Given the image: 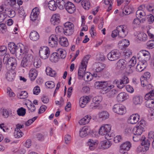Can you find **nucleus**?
<instances>
[{"label": "nucleus", "instance_id": "1", "mask_svg": "<svg viewBox=\"0 0 154 154\" xmlns=\"http://www.w3.org/2000/svg\"><path fill=\"white\" fill-rule=\"evenodd\" d=\"M128 32V29L126 26L120 25L118 26L116 29L112 31L111 35L113 38L118 35L120 38H123L127 35Z\"/></svg>", "mask_w": 154, "mask_h": 154}, {"label": "nucleus", "instance_id": "2", "mask_svg": "<svg viewBox=\"0 0 154 154\" xmlns=\"http://www.w3.org/2000/svg\"><path fill=\"white\" fill-rule=\"evenodd\" d=\"M90 58V56L89 55H87L83 58L82 61L81 65L79 67L78 72V75L81 78H83L84 74H85L87 65Z\"/></svg>", "mask_w": 154, "mask_h": 154}, {"label": "nucleus", "instance_id": "3", "mask_svg": "<svg viewBox=\"0 0 154 154\" xmlns=\"http://www.w3.org/2000/svg\"><path fill=\"white\" fill-rule=\"evenodd\" d=\"M154 97V90H152L146 94L144 99L145 100H147L146 102V107L149 108L154 107V99L153 98Z\"/></svg>", "mask_w": 154, "mask_h": 154}, {"label": "nucleus", "instance_id": "4", "mask_svg": "<svg viewBox=\"0 0 154 154\" xmlns=\"http://www.w3.org/2000/svg\"><path fill=\"white\" fill-rule=\"evenodd\" d=\"M111 130V126L110 125H104L101 126L99 130V133L101 135H105V138L108 140L110 139L109 137L110 131Z\"/></svg>", "mask_w": 154, "mask_h": 154}, {"label": "nucleus", "instance_id": "5", "mask_svg": "<svg viewBox=\"0 0 154 154\" xmlns=\"http://www.w3.org/2000/svg\"><path fill=\"white\" fill-rule=\"evenodd\" d=\"M27 49H25L23 45L21 43H19L17 44L16 47L15 48L14 54H15L17 57H21L26 50Z\"/></svg>", "mask_w": 154, "mask_h": 154}, {"label": "nucleus", "instance_id": "6", "mask_svg": "<svg viewBox=\"0 0 154 154\" xmlns=\"http://www.w3.org/2000/svg\"><path fill=\"white\" fill-rule=\"evenodd\" d=\"M39 55L41 58L43 59H47L49 57L50 50L47 46L41 47L39 51Z\"/></svg>", "mask_w": 154, "mask_h": 154}, {"label": "nucleus", "instance_id": "7", "mask_svg": "<svg viewBox=\"0 0 154 154\" xmlns=\"http://www.w3.org/2000/svg\"><path fill=\"white\" fill-rule=\"evenodd\" d=\"M74 25L72 23L68 22L65 23L64 25V33L66 35H70L73 32Z\"/></svg>", "mask_w": 154, "mask_h": 154}, {"label": "nucleus", "instance_id": "8", "mask_svg": "<svg viewBox=\"0 0 154 154\" xmlns=\"http://www.w3.org/2000/svg\"><path fill=\"white\" fill-rule=\"evenodd\" d=\"M113 110L115 113L120 115H123L126 112L125 107L120 104L115 105L113 106Z\"/></svg>", "mask_w": 154, "mask_h": 154}, {"label": "nucleus", "instance_id": "9", "mask_svg": "<svg viewBox=\"0 0 154 154\" xmlns=\"http://www.w3.org/2000/svg\"><path fill=\"white\" fill-rule=\"evenodd\" d=\"M120 53L117 50H113L107 54V58L110 61H114L119 59Z\"/></svg>", "mask_w": 154, "mask_h": 154}, {"label": "nucleus", "instance_id": "10", "mask_svg": "<svg viewBox=\"0 0 154 154\" xmlns=\"http://www.w3.org/2000/svg\"><path fill=\"white\" fill-rule=\"evenodd\" d=\"M139 54L140 56L139 58L141 59L142 61H145L147 62V61L149 60L150 58L149 53L145 50L141 51Z\"/></svg>", "mask_w": 154, "mask_h": 154}, {"label": "nucleus", "instance_id": "11", "mask_svg": "<svg viewBox=\"0 0 154 154\" xmlns=\"http://www.w3.org/2000/svg\"><path fill=\"white\" fill-rule=\"evenodd\" d=\"M58 38L55 35H52L50 36L49 38V45L53 48L56 47L58 43Z\"/></svg>", "mask_w": 154, "mask_h": 154}, {"label": "nucleus", "instance_id": "12", "mask_svg": "<svg viewBox=\"0 0 154 154\" xmlns=\"http://www.w3.org/2000/svg\"><path fill=\"white\" fill-rule=\"evenodd\" d=\"M127 62L123 59L119 60L116 64L117 68L121 70H124L126 67Z\"/></svg>", "mask_w": 154, "mask_h": 154}, {"label": "nucleus", "instance_id": "13", "mask_svg": "<svg viewBox=\"0 0 154 154\" xmlns=\"http://www.w3.org/2000/svg\"><path fill=\"white\" fill-rule=\"evenodd\" d=\"M65 8L66 11L70 14L74 13L76 10V8L74 4L70 2H67Z\"/></svg>", "mask_w": 154, "mask_h": 154}, {"label": "nucleus", "instance_id": "14", "mask_svg": "<svg viewBox=\"0 0 154 154\" xmlns=\"http://www.w3.org/2000/svg\"><path fill=\"white\" fill-rule=\"evenodd\" d=\"M17 60L14 57H11L9 61L8 66L7 69L8 70L12 69L13 70L17 66Z\"/></svg>", "mask_w": 154, "mask_h": 154}, {"label": "nucleus", "instance_id": "15", "mask_svg": "<svg viewBox=\"0 0 154 154\" xmlns=\"http://www.w3.org/2000/svg\"><path fill=\"white\" fill-rule=\"evenodd\" d=\"M39 13L40 12L38 8H35L33 9L30 16L31 20L32 21L36 20L37 19Z\"/></svg>", "mask_w": 154, "mask_h": 154}, {"label": "nucleus", "instance_id": "16", "mask_svg": "<svg viewBox=\"0 0 154 154\" xmlns=\"http://www.w3.org/2000/svg\"><path fill=\"white\" fill-rule=\"evenodd\" d=\"M140 116L138 114H134L131 116L128 119V122L132 124H136L138 122Z\"/></svg>", "mask_w": 154, "mask_h": 154}, {"label": "nucleus", "instance_id": "17", "mask_svg": "<svg viewBox=\"0 0 154 154\" xmlns=\"http://www.w3.org/2000/svg\"><path fill=\"white\" fill-rule=\"evenodd\" d=\"M147 65L146 62L140 61L136 66V70L138 72H141L146 68Z\"/></svg>", "mask_w": 154, "mask_h": 154}, {"label": "nucleus", "instance_id": "18", "mask_svg": "<svg viewBox=\"0 0 154 154\" xmlns=\"http://www.w3.org/2000/svg\"><path fill=\"white\" fill-rule=\"evenodd\" d=\"M90 129L89 127L87 126H85L82 128L80 131V136L82 137H86L90 133Z\"/></svg>", "mask_w": 154, "mask_h": 154}, {"label": "nucleus", "instance_id": "19", "mask_svg": "<svg viewBox=\"0 0 154 154\" xmlns=\"http://www.w3.org/2000/svg\"><path fill=\"white\" fill-rule=\"evenodd\" d=\"M131 146V144L129 142H124L120 146V152L123 153V150L128 151Z\"/></svg>", "mask_w": 154, "mask_h": 154}, {"label": "nucleus", "instance_id": "20", "mask_svg": "<svg viewBox=\"0 0 154 154\" xmlns=\"http://www.w3.org/2000/svg\"><path fill=\"white\" fill-rule=\"evenodd\" d=\"M90 98L87 96H83L80 98L79 100V104L80 106L83 108L86 105L89 101Z\"/></svg>", "mask_w": 154, "mask_h": 154}, {"label": "nucleus", "instance_id": "21", "mask_svg": "<svg viewBox=\"0 0 154 154\" xmlns=\"http://www.w3.org/2000/svg\"><path fill=\"white\" fill-rule=\"evenodd\" d=\"M143 131H144V128L140 126H136L133 129L132 132L134 134L140 136Z\"/></svg>", "mask_w": 154, "mask_h": 154}, {"label": "nucleus", "instance_id": "22", "mask_svg": "<svg viewBox=\"0 0 154 154\" xmlns=\"http://www.w3.org/2000/svg\"><path fill=\"white\" fill-rule=\"evenodd\" d=\"M95 87L97 89L105 88L108 85L106 81L96 82L95 83Z\"/></svg>", "mask_w": 154, "mask_h": 154}, {"label": "nucleus", "instance_id": "23", "mask_svg": "<svg viewBox=\"0 0 154 154\" xmlns=\"http://www.w3.org/2000/svg\"><path fill=\"white\" fill-rule=\"evenodd\" d=\"M29 36L30 39L33 41H37L39 38V35L38 32L34 31L31 32Z\"/></svg>", "mask_w": 154, "mask_h": 154}, {"label": "nucleus", "instance_id": "24", "mask_svg": "<svg viewBox=\"0 0 154 154\" xmlns=\"http://www.w3.org/2000/svg\"><path fill=\"white\" fill-rule=\"evenodd\" d=\"M143 137L141 140H142V142L141 143V145L144 146L145 150L146 151L148 150L150 146V140L149 139H146V138L144 137V139H143Z\"/></svg>", "mask_w": 154, "mask_h": 154}, {"label": "nucleus", "instance_id": "25", "mask_svg": "<svg viewBox=\"0 0 154 154\" xmlns=\"http://www.w3.org/2000/svg\"><path fill=\"white\" fill-rule=\"evenodd\" d=\"M127 94L125 92H122L119 94L117 96V98L119 102H122L128 98Z\"/></svg>", "mask_w": 154, "mask_h": 154}, {"label": "nucleus", "instance_id": "26", "mask_svg": "<svg viewBox=\"0 0 154 154\" xmlns=\"http://www.w3.org/2000/svg\"><path fill=\"white\" fill-rule=\"evenodd\" d=\"M91 118V116H86L82 119H81L79 121V123L80 125H85L89 123Z\"/></svg>", "mask_w": 154, "mask_h": 154}, {"label": "nucleus", "instance_id": "27", "mask_svg": "<svg viewBox=\"0 0 154 154\" xmlns=\"http://www.w3.org/2000/svg\"><path fill=\"white\" fill-rule=\"evenodd\" d=\"M67 2L65 0H57L56 3L58 7L60 9L62 10L65 8Z\"/></svg>", "mask_w": 154, "mask_h": 154}, {"label": "nucleus", "instance_id": "28", "mask_svg": "<svg viewBox=\"0 0 154 154\" xmlns=\"http://www.w3.org/2000/svg\"><path fill=\"white\" fill-rule=\"evenodd\" d=\"M5 15L11 18L14 17L16 14L15 11L12 9L8 8L5 9Z\"/></svg>", "mask_w": 154, "mask_h": 154}, {"label": "nucleus", "instance_id": "29", "mask_svg": "<svg viewBox=\"0 0 154 154\" xmlns=\"http://www.w3.org/2000/svg\"><path fill=\"white\" fill-rule=\"evenodd\" d=\"M37 75V72L36 70L34 68L31 69L29 71V76L31 80H34L36 78Z\"/></svg>", "mask_w": 154, "mask_h": 154}, {"label": "nucleus", "instance_id": "30", "mask_svg": "<svg viewBox=\"0 0 154 154\" xmlns=\"http://www.w3.org/2000/svg\"><path fill=\"white\" fill-rule=\"evenodd\" d=\"M59 17L57 15H54L51 20V24L54 25H57L60 22Z\"/></svg>", "mask_w": 154, "mask_h": 154}, {"label": "nucleus", "instance_id": "31", "mask_svg": "<svg viewBox=\"0 0 154 154\" xmlns=\"http://www.w3.org/2000/svg\"><path fill=\"white\" fill-rule=\"evenodd\" d=\"M6 75V78L7 80L9 81H12L16 75V73L13 71H10L9 70L7 73Z\"/></svg>", "mask_w": 154, "mask_h": 154}, {"label": "nucleus", "instance_id": "32", "mask_svg": "<svg viewBox=\"0 0 154 154\" xmlns=\"http://www.w3.org/2000/svg\"><path fill=\"white\" fill-rule=\"evenodd\" d=\"M57 3L54 0H51L48 3V7L51 10L54 11L57 8Z\"/></svg>", "mask_w": 154, "mask_h": 154}, {"label": "nucleus", "instance_id": "33", "mask_svg": "<svg viewBox=\"0 0 154 154\" xmlns=\"http://www.w3.org/2000/svg\"><path fill=\"white\" fill-rule=\"evenodd\" d=\"M89 149L91 150H93L96 147L97 144L95 141L92 139H89L88 142Z\"/></svg>", "mask_w": 154, "mask_h": 154}, {"label": "nucleus", "instance_id": "34", "mask_svg": "<svg viewBox=\"0 0 154 154\" xmlns=\"http://www.w3.org/2000/svg\"><path fill=\"white\" fill-rule=\"evenodd\" d=\"M59 42L60 45L63 47H67L69 45L67 40L65 37H62L60 38Z\"/></svg>", "mask_w": 154, "mask_h": 154}, {"label": "nucleus", "instance_id": "35", "mask_svg": "<svg viewBox=\"0 0 154 154\" xmlns=\"http://www.w3.org/2000/svg\"><path fill=\"white\" fill-rule=\"evenodd\" d=\"M46 72L48 75L53 77L56 75V72L51 68L49 67H47L46 69Z\"/></svg>", "mask_w": 154, "mask_h": 154}, {"label": "nucleus", "instance_id": "36", "mask_svg": "<svg viewBox=\"0 0 154 154\" xmlns=\"http://www.w3.org/2000/svg\"><path fill=\"white\" fill-rule=\"evenodd\" d=\"M94 65L96 66L95 70L97 72L102 71L105 67L104 65L100 63H95Z\"/></svg>", "mask_w": 154, "mask_h": 154}, {"label": "nucleus", "instance_id": "37", "mask_svg": "<svg viewBox=\"0 0 154 154\" xmlns=\"http://www.w3.org/2000/svg\"><path fill=\"white\" fill-rule=\"evenodd\" d=\"M138 38L142 41H145L147 39V36L143 32L139 33L137 36Z\"/></svg>", "mask_w": 154, "mask_h": 154}, {"label": "nucleus", "instance_id": "38", "mask_svg": "<svg viewBox=\"0 0 154 154\" xmlns=\"http://www.w3.org/2000/svg\"><path fill=\"white\" fill-rule=\"evenodd\" d=\"M42 62L40 58L38 57H35L33 62V65L36 68H38L41 66Z\"/></svg>", "mask_w": 154, "mask_h": 154}, {"label": "nucleus", "instance_id": "39", "mask_svg": "<svg viewBox=\"0 0 154 154\" xmlns=\"http://www.w3.org/2000/svg\"><path fill=\"white\" fill-rule=\"evenodd\" d=\"M113 84L116 85L117 87L120 89L123 88L125 86L124 84V83L122 82L121 79L115 80L113 82Z\"/></svg>", "mask_w": 154, "mask_h": 154}, {"label": "nucleus", "instance_id": "40", "mask_svg": "<svg viewBox=\"0 0 154 154\" xmlns=\"http://www.w3.org/2000/svg\"><path fill=\"white\" fill-rule=\"evenodd\" d=\"M99 116L102 120H105L109 118V114L106 111H103L99 113Z\"/></svg>", "mask_w": 154, "mask_h": 154}, {"label": "nucleus", "instance_id": "41", "mask_svg": "<svg viewBox=\"0 0 154 154\" xmlns=\"http://www.w3.org/2000/svg\"><path fill=\"white\" fill-rule=\"evenodd\" d=\"M56 53L59 58L64 59L66 57L65 52L61 49H58Z\"/></svg>", "mask_w": 154, "mask_h": 154}, {"label": "nucleus", "instance_id": "42", "mask_svg": "<svg viewBox=\"0 0 154 154\" xmlns=\"http://www.w3.org/2000/svg\"><path fill=\"white\" fill-rule=\"evenodd\" d=\"M16 45L13 42H10L8 44V48L12 54H14L15 48Z\"/></svg>", "mask_w": 154, "mask_h": 154}, {"label": "nucleus", "instance_id": "43", "mask_svg": "<svg viewBox=\"0 0 154 154\" xmlns=\"http://www.w3.org/2000/svg\"><path fill=\"white\" fill-rule=\"evenodd\" d=\"M59 59V58L56 52H54L51 54L50 60L52 62L56 63L58 61Z\"/></svg>", "mask_w": 154, "mask_h": 154}, {"label": "nucleus", "instance_id": "44", "mask_svg": "<svg viewBox=\"0 0 154 154\" xmlns=\"http://www.w3.org/2000/svg\"><path fill=\"white\" fill-rule=\"evenodd\" d=\"M11 57L9 55L6 54L5 56L3 59V63L5 64L6 67L7 68L8 66L9 61Z\"/></svg>", "mask_w": 154, "mask_h": 154}, {"label": "nucleus", "instance_id": "45", "mask_svg": "<svg viewBox=\"0 0 154 154\" xmlns=\"http://www.w3.org/2000/svg\"><path fill=\"white\" fill-rule=\"evenodd\" d=\"M119 44L123 48H125L129 45V42L127 39H123L121 41H119Z\"/></svg>", "mask_w": 154, "mask_h": 154}, {"label": "nucleus", "instance_id": "46", "mask_svg": "<svg viewBox=\"0 0 154 154\" xmlns=\"http://www.w3.org/2000/svg\"><path fill=\"white\" fill-rule=\"evenodd\" d=\"M133 103L135 105L140 104L142 102V99L139 96H135L133 98Z\"/></svg>", "mask_w": 154, "mask_h": 154}, {"label": "nucleus", "instance_id": "47", "mask_svg": "<svg viewBox=\"0 0 154 154\" xmlns=\"http://www.w3.org/2000/svg\"><path fill=\"white\" fill-rule=\"evenodd\" d=\"M136 14L137 17H140V18L144 17L146 15L144 11L141 9H139L136 11Z\"/></svg>", "mask_w": 154, "mask_h": 154}, {"label": "nucleus", "instance_id": "48", "mask_svg": "<svg viewBox=\"0 0 154 154\" xmlns=\"http://www.w3.org/2000/svg\"><path fill=\"white\" fill-rule=\"evenodd\" d=\"M24 54L25 56L23 58H26V60H28L29 62L33 58V56L31 54L28 52V50H26Z\"/></svg>", "mask_w": 154, "mask_h": 154}, {"label": "nucleus", "instance_id": "49", "mask_svg": "<svg viewBox=\"0 0 154 154\" xmlns=\"http://www.w3.org/2000/svg\"><path fill=\"white\" fill-rule=\"evenodd\" d=\"M22 132L20 129H18V128L15 129L14 132V135L16 138H19L22 136Z\"/></svg>", "mask_w": 154, "mask_h": 154}, {"label": "nucleus", "instance_id": "50", "mask_svg": "<svg viewBox=\"0 0 154 154\" xmlns=\"http://www.w3.org/2000/svg\"><path fill=\"white\" fill-rule=\"evenodd\" d=\"M17 114L19 116H23L26 113V110L23 107L18 109L17 110Z\"/></svg>", "mask_w": 154, "mask_h": 154}, {"label": "nucleus", "instance_id": "51", "mask_svg": "<svg viewBox=\"0 0 154 154\" xmlns=\"http://www.w3.org/2000/svg\"><path fill=\"white\" fill-rule=\"evenodd\" d=\"M90 73L88 72H85L84 74L83 78H84V79L86 81H89L91 80L92 76L90 75Z\"/></svg>", "mask_w": 154, "mask_h": 154}, {"label": "nucleus", "instance_id": "52", "mask_svg": "<svg viewBox=\"0 0 154 154\" xmlns=\"http://www.w3.org/2000/svg\"><path fill=\"white\" fill-rule=\"evenodd\" d=\"M81 5L85 9H88L90 7V3L88 1H82L81 2Z\"/></svg>", "mask_w": 154, "mask_h": 154}, {"label": "nucleus", "instance_id": "53", "mask_svg": "<svg viewBox=\"0 0 154 154\" xmlns=\"http://www.w3.org/2000/svg\"><path fill=\"white\" fill-rule=\"evenodd\" d=\"M7 48L5 46H0V56H2L4 55L7 52Z\"/></svg>", "mask_w": 154, "mask_h": 154}, {"label": "nucleus", "instance_id": "54", "mask_svg": "<svg viewBox=\"0 0 154 154\" xmlns=\"http://www.w3.org/2000/svg\"><path fill=\"white\" fill-rule=\"evenodd\" d=\"M19 94V97L21 99H25L28 96V93L25 91H21Z\"/></svg>", "mask_w": 154, "mask_h": 154}, {"label": "nucleus", "instance_id": "55", "mask_svg": "<svg viewBox=\"0 0 154 154\" xmlns=\"http://www.w3.org/2000/svg\"><path fill=\"white\" fill-rule=\"evenodd\" d=\"M117 91L115 89H110L107 93V95L109 97H112L116 94Z\"/></svg>", "mask_w": 154, "mask_h": 154}, {"label": "nucleus", "instance_id": "56", "mask_svg": "<svg viewBox=\"0 0 154 154\" xmlns=\"http://www.w3.org/2000/svg\"><path fill=\"white\" fill-rule=\"evenodd\" d=\"M146 45L148 48L152 49L154 48V40H151L146 43Z\"/></svg>", "mask_w": 154, "mask_h": 154}, {"label": "nucleus", "instance_id": "57", "mask_svg": "<svg viewBox=\"0 0 154 154\" xmlns=\"http://www.w3.org/2000/svg\"><path fill=\"white\" fill-rule=\"evenodd\" d=\"M134 10V8L131 6H129L125 9V11L126 12V15H128L132 13Z\"/></svg>", "mask_w": 154, "mask_h": 154}, {"label": "nucleus", "instance_id": "58", "mask_svg": "<svg viewBox=\"0 0 154 154\" xmlns=\"http://www.w3.org/2000/svg\"><path fill=\"white\" fill-rule=\"evenodd\" d=\"M45 85L48 88H52L54 87L55 84L54 82L52 81H48L45 83Z\"/></svg>", "mask_w": 154, "mask_h": 154}, {"label": "nucleus", "instance_id": "59", "mask_svg": "<svg viewBox=\"0 0 154 154\" xmlns=\"http://www.w3.org/2000/svg\"><path fill=\"white\" fill-rule=\"evenodd\" d=\"M29 63V61L26 58H23L21 62V66L23 67H26L28 65Z\"/></svg>", "mask_w": 154, "mask_h": 154}, {"label": "nucleus", "instance_id": "60", "mask_svg": "<svg viewBox=\"0 0 154 154\" xmlns=\"http://www.w3.org/2000/svg\"><path fill=\"white\" fill-rule=\"evenodd\" d=\"M37 116H35L26 122L25 123V125L27 126H29L32 123L37 119Z\"/></svg>", "mask_w": 154, "mask_h": 154}, {"label": "nucleus", "instance_id": "61", "mask_svg": "<svg viewBox=\"0 0 154 154\" xmlns=\"http://www.w3.org/2000/svg\"><path fill=\"white\" fill-rule=\"evenodd\" d=\"M111 143L109 140H107L105 142L102 146L103 148L104 149H108L111 145Z\"/></svg>", "mask_w": 154, "mask_h": 154}, {"label": "nucleus", "instance_id": "62", "mask_svg": "<svg viewBox=\"0 0 154 154\" xmlns=\"http://www.w3.org/2000/svg\"><path fill=\"white\" fill-rule=\"evenodd\" d=\"M101 100V97L100 96L94 97L93 99V102L96 104H99Z\"/></svg>", "mask_w": 154, "mask_h": 154}, {"label": "nucleus", "instance_id": "63", "mask_svg": "<svg viewBox=\"0 0 154 154\" xmlns=\"http://www.w3.org/2000/svg\"><path fill=\"white\" fill-rule=\"evenodd\" d=\"M11 1L10 6L16 8H18V5L17 4L16 0H11Z\"/></svg>", "mask_w": 154, "mask_h": 154}, {"label": "nucleus", "instance_id": "64", "mask_svg": "<svg viewBox=\"0 0 154 154\" xmlns=\"http://www.w3.org/2000/svg\"><path fill=\"white\" fill-rule=\"evenodd\" d=\"M134 69V67L131 65H129L126 69V72L127 73H131L133 72V70Z\"/></svg>", "mask_w": 154, "mask_h": 154}]
</instances>
